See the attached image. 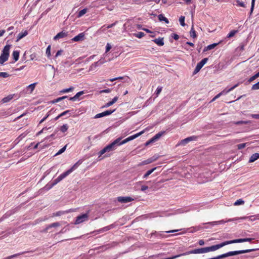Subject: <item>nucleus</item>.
<instances>
[{"label":"nucleus","instance_id":"55","mask_svg":"<svg viewBox=\"0 0 259 259\" xmlns=\"http://www.w3.org/2000/svg\"><path fill=\"white\" fill-rule=\"evenodd\" d=\"M107 29V26L105 27V25H104L101 27L98 31L101 32H105Z\"/></svg>","mask_w":259,"mask_h":259},{"label":"nucleus","instance_id":"62","mask_svg":"<svg viewBox=\"0 0 259 259\" xmlns=\"http://www.w3.org/2000/svg\"><path fill=\"white\" fill-rule=\"evenodd\" d=\"M62 52H63V51L61 50L58 51L56 53L55 56V58H57L59 56L61 55L62 54Z\"/></svg>","mask_w":259,"mask_h":259},{"label":"nucleus","instance_id":"49","mask_svg":"<svg viewBox=\"0 0 259 259\" xmlns=\"http://www.w3.org/2000/svg\"><path fill=\"white\" fill-rule=\"evenodd\" d=\"M10 75L7 72H0V77L3 78H7L9 77Z\"/></svg>","mask_w":259,"mask_h":259},{"label":"nucleus","instance_id":"61","mask_svg":"<svg viewBox=\"0 0 259 259\" xmlns=\"http://www.w3.org/2000/svg\"><path fill=\"white\" fill-rule=\"evenodd\" d=\"M117 23V21H116L115 22H114L111 24L108 25V26H107V28L109 29V28H111L113 27L114 26H115L116 24Z\"/></svg>","mask_w":259,"mask_h":259},{"label":"nucleus","instance_id":"28","mask_svg":"<svg viewBox=\"0 0 259 259\" xmlns=\"http://www.w3.org/2000/svg\"><path fill=\"white\" fill-rule=\"evenodd\" d=\"M13 96L14 95H10L2 99V102L3 103H7V102H9L10 100H11L13 98Z\"/></svg>","mask_w":259,"mask_h":259},{"label":"nucleus","instance_id":"30","mask_svg":"<svg viewBox=\"0 0 259 259\" xmlns=\"http://www.w3.org/2000/svg\"><path fill=\"white\" fill-rule=\"evenodd\" d=\"M156 167H154L151 169L148 170L146 174L143 176V178H147L150 175H151L155 169Z\"/></svg>","mask_w":259,"mask_h":259},{"label":"nucleus","instance_id":"42","mask_svg":"<svg viewBox=\"0 0 259 259\" xmlns=\"http://www.w3.org/2000/svg\"><path fill=\"white\" fill-rule=\"evenodd\" d=\"M67 145L64 146L63 148H62L60 150H59V151L56 154V155H58L61 154H62L63 152H64L66 149Z\"/></svg>","mask_w":259,"mask_h":259},{"label":"nucleus","instance_id":"20","mask_svg":"<svg viewBox=\"0 0 259 259\" xmlns=\"http://www.w3.org/2000/svg\"><path fill=\"white\" fill-rule=\"evenodd\" d=\"M153 41L159 46L164 45L163 39L162 38L159 37L154 39Z\"/></svg>","mask_w":259,"mask_h":259},{"label":"nucleus","instance_id":"25","mask_svg":"<svg viewBox=\"0 0 259 259\" xmlns=\"http://www.w3.org/2000/svg\"><path fill=\"white\" fill-rule=\"evenodd\" d=\"M232 221V220H228L227 221H225L224 220H221V221H214V222H212L208 223L207 224H211L212 225H219V224H224L226 222H230V221Z\"/></svg>","mask_w":259,"mask_h":259},{"label":"nucleus","instance_id":"48","mask_svg":"<svg viewBox=\"0 0 259 259\" xmlns=\"http://www.w3.org/2000/svg\"><path fill=\"white\" fill-rule=\"evenodd\" d=\"M46 54L48 57L51 56V46H49L46 49Z\"/></svg>","mask_w":259,"mask_h":259},{"label":"nucleus","instance_id":"3","mask_svg":"<svg viewBox=\"0 0 259 259\" xmlns=\"http://www.w3.org/2000/svg\"><path fill=\"white\" fill-rule=\"evenodd\" d=\"M67 176L68 175L65 172H63V174H61L57 178L55 179L51 184L46 185L45 187V189L47 190L51 189L54 186L60 182Z\"/></svg>","mask_w":259,"mask_h":259},{"label":"nucleus","instance_id":"37","mask_svg":"<svg viewBox=\"0 0 259 259\" xmlns=\"http://www.w3.org/2000/svg\"><path fill=\"white\" fill-rule=\"evenodd\" d=\"M244 203V201L243 200H242L241 199H239L235 202V203H234V205H239L243 204Z\"/></svg>","mask_w":259,"mask_h":259},{"label":"nucleus","instance_id":"38","mask_svg":"<svg viewBox=\"0 0 259 259\" xmlns=\"http://www.w3.org/2000/svg\"><path fill=\"white\" fill-rule=\"evenodd\" d=\"M134 35L139 38H141L145 35V34L142 32H139L137 33H134Z\"/></svg>","mask_w":259,"mask_h":259},{"label":"nucleus","instance_id":"29","mask_svg":"<svg viewBox=\"0 0 259 259\" xmlns=\"http://www.w3.org/2000/svg\"><path fill=\"white\" fill-rule=\"evenodd\" d=\"M158 17L159 21H163L167 24L169 23L168 20L166 17H164L162 14L159 15Z\"/></svg>","mask_w":259,"mask_h":259},{"label":"nucleus","instance_id":"35","mask_svg":"<svg viewBox=\"0 0 259 259\" xmlns=\"http://www.w3.org/2000/svg\"><path fill=\"white\" fill-rule=\"evenodd\" d=\"M68 129V125L67 124H63L62 126L60 127V131L62 133H65Z\"/></svg>","mask_w":259,"mask_h":259},{"label":"nucleus","instance_id":"57","mask_svg":"<svg viewBox=\"0 0 259 259\" xmlns=\"http://www.w3.org/2000/svg\"><path fill=\"white\" fill-rule=\"evenodd\" d=\"M70 112V110H66L64 112H63L62 113H61V114H59V116H65L66 115H67L68 113H69V112Z\"/></svg>","mask_w":259,"mask_h":259},{"label":"nucleus","instance_id":"10","mask_svg":"<svg viewBox=\"0 0 259 259\" xmlns=\"http://www.w3.org/2000/svg\"><path fill=\"white\" fill-rule=\"evenodd\" d=\"M82 162V160L80 159L77 162H76L69 169L65 171L67 175L68 176L70 174H71L73 170L76 169L79 165H80Z\"/></svg>","mask_w":259,"mask_h":259},{"label":"nucleus","instance_id":"36","mask_svg":"<svg viewBox=\"0 0 259 259\" xmlns=\"http://www.w3.org/2000/svg\"><path fill=\"white\" fill-rule=\"evenodd\" d=\"M236 5L241 7L245 8L246 7L245 5L242 2L240 1L239 0L236 1Z\"/></svg>","mask_w":259,"mask_h":259},{"label":"nucleus","instance_id":"33","mask_svg":"<svg viewBox=\"0 0 259 259\" xmlns=\"http://www.w3.org/2000/svg\"><path fill=\"white\" fill-rule=\"evenodd\" d=\"M24 253H25V252H20V253H16V254L10 255L9 256L6 257L4 259H12V258H13L14 257H17V256H18L20 255L23 254Z\"/></svg>","mask_w":259,"mask_h":259},{"label":"nucleus","instance_id":"7","mask_svg":"<svg viewBox=\"0 0 259 259\" xmlns=\"http://www.w3.org/2000/svg\"><path fill=\"white\" fill-rule=\"evenodd\" d=\"M144 133V131H141L135 135H134L133 136H131L130 137H128V138H126L125 139H124V140L121 141H120V144L121 145H123L124 144H125L126 143L131 141V140H133L135 139H136V138L138 137L139 136H140V135H141L142 134H143Z\"/></svg>","mask_w":259,"mask_h":259},{"label":"nucleus","instance_id":"58","mask_svg":"<svg viewBox=\"0 0 259 259\" xmlns=\"http://www.w3.org/2000/svg\"><path fill=\"white\" fill-rule=\"evenodd\" d=\"M250 116L255 119H259V114H252Z\"/></svg>","mask_w":259,"mask_h":259},{"label":"nucleus","instance_id":"52","mask_svg":"<svg viewBox=\"0 0 259 259\" xmlns=\"http://www.w3.org/2000/svg\"><path fill=\"white\" fill-rule=\"evenodd\" d=\"M189 142L188 141L187 138H186L185 139H183L182 140L180 143V145H186L187 143H189Z\"/></svg>","mask_w":259,"mask_h":259},{"label":"nucleus","instance_id":"22","mask_svg":"<svg viewBox=\"0 0 259 259\" xmlns=\"http://www.w3.org/2000/svg\"><path fill=\"white\" fill-rule=\"evenodd\" d=\"M20 51H14L12 54V57L15 61L18 60L19 58Z\"/></svg>","mask_w":259,"mask_h":259},{"label":"nucleus","instance_id":"56","mask_svg":"<svg viewBox=\"0 0 259 259\" xmlns=\"http://www.w3.org/2000/svg\"><path fill=\"white\" fill-rule=\"evenodd\" d=\"M162 91V88L161 87H158L156 91V96H158V95L161 93Z\"/></svg>","mask_w":259,"mask_h":259},{"label":"nucleus","instance_id":"54","mask_svg":"<svg viewBox=\"0 0 259 259\" xmlns=\"http://www.w3.org/2000/svg\"><path fill=\"white\" fill-rule=\"evenodd\" d=\"M125 78V77H124L120 76V77H118L111 78V79H109V80L110 81H114L115 80H118V79H124Z\"/></svg>","mask_w":259,"mask_h":259},{"label":"nucleus","instance_id":"14","mask_svg":"<svg viewBox=\"0 0 259 259\" xmlns=\"http://www.w3.org/2000/svg\"><path fill=\"white\" fill-rule=\"evenodd\" d=\"M84 38V33H80L76 36L74 37L72 40L73 41H79L83 40Z\"/></svg>","mask_w":259,"mask_h":259},{"label":"nucleus","instance_id":"64","mask_svg":"<svg viewBox=\"0 0 259 259\" xmlns=\"http://www.w3.org/2000/svg\"><path fill=\"white\" fill-rule=\"evenodd\" d=\"M113 104L112 103L111 101H110L108 103H107L105 105H104V107H106V108H107V107H109V106L112 105Z\"/></svg>","mask_w":259,"mask_h":259},{"label":"nucleus","instance_id":"21","mask_svg":"<svg viewBox=\"0 0 259 259\" xmlns=\"http://www.w3.org/2000/svg\"><path fill=\"white\" fill-rule=\"evenodd\" d=\"M222 41H220L218 43H214L211 45L207 46L206 48H204V51H206L207 50H210L214 48L216 46H217L219 44H220Z\"/></svg>","mask_w":259,"mask_h":259},{"label":"nucleus","instance_id":"32","mask_svg":"<svg viewBox=\"0 0 259 259\" xmlns=\"http://www.w3.org/2000/svg\"><path fill=\"white\" fill-rule=\"evenodd\" d=\"M87 12V9H83L80 11L78 14H77V17L80 18L82 17L83 15H84Z\"/></svg>","mask_w":259,"mask_h":259},{"label":"nucleus","instance_id":"9","mask_svg":"<svg viewBox=\"0 0 259 259\" xmlns=\"http://www.w3.org/2000/svg\"><path fill=\"white\" fill-rule=\"evenodd\" d=\"M82 162V160L80 159L77 162H76L69 169L65 171L67 175L68 176L70 174H71L73 170L76 169L79 165H80Z\"/></svg>","mask_w":259,"mask_h":259},{"label":"nucleus","instance_id":"1","mask_svg":"<svg viewBox=\"0 0 259 259\" xmlns=\"http://www.w3.org/2000/svg\"><path fill=\"white\" fill-rule=\"evenodd\" d=\"M121 138H118L116 139L115 141H114L112 143L108 145L105 147H104L102 150H101L99 152V156H101L102 155L105 153L106 152H109L113 151L116 149V147L117 146L121 145L120 144V141L121 140Z\"/></svg>","mask_w":259,"mask_h":259},{"label":"nucleus","instance_id":"47","mask_svg":"<svg viewBox=\"0 0 259 259\" xmlns=\"http://www.w3.org/2000/svg\"><path fill=\"white\" fill-rule=\"evenodd\" d=\"M152 162V160L150 158L146 159V160H144L142 162V164L143 165H145V164H149V163H151Z\"/></svg>","mask_w":259,"mask_h":259},{"label":"nucleus","instance_id":"18","mask_svg":"<svg viewBox=\"0 0 259 259\" xmlns=\"http://www.w3.org/2000/svg\"><path fill=\"white\" fill-rule=\"evenodd\" d=\"M27 34H28V32L26 30H25L23 32H21L19 33L17 35L16 41L18 42L21 39H22L24 37L26 36Z\"/></svg>","mask_w":259,"mask_h":259},{"label":"nucleus","instance_id":"15","mask_svg":"<svg viewBox=\"0 0 259 259\" xmlns=\"http://www.w3.org/2000/svg\"><path fill=\"white\" fill-rule=\"evenodd\" d=\"M254 249H246V250H238V251H233V255H238L240 254H243L245 253H248L252 251H254Z\"/></svg>","mask_w":259,"mask_h":259},{"label":"nucleus","instance_id":"43","mask_svg":"<svg viewBox=\"0 0 259 259\" xmlns=\"http://www.w3.org/2000/svg\"><path fill=\"white\" fill-rule=\"evenodd\" d=\"M248 122L247 121H239L236 122H233V123L236 125L242 124H247Z\"/></svg>","mask_w":259,"mask_h":259},{"label":"nucleus","instance_id":"11","mask_svg":"<svg viewBox=\"0 0 259 259\" xmlns=\"http://www.w3.org/2000/svg\"><path fill=\"white\" fill-rule=\"evenodd\" d=\"M114 111H115V110H106L103 112L96 114L94 118H101V117H104L105 116L109 115L111 114L113 112H114Z\"/></svg>","mask_w":259,"mask_h":259},{"label":"nucleus","instance_id":"2","mask_svg":"<svg viewBox=\"0 0 259 259\" xmlns=\"http://www.w3.org/2000/svg\"><path fill=\"white\" fill-rule=\"evenodd\" d=\"M11 47V45H7L4 47L0 56V64H3L4 62L8 60Z\"/></svg>","mask_w":259,"mask_h":259},{"label":"nucleus","instance_id":"31","mask_svg":"<svg viewBox=\"0 0 259 259\" xmlns=\"http://www.w3.org/2000/svg\"><path fill=\"white\" fill-rule=\"evenodd\" d=\"M190 36L193 38H196L197 36L196 31L194 30L193 26H192L191 30L190 31Z\"/></svg>","mask_w":259,"mask_h":259},{"label":"nucleus","instance_id":"17","mask_svg":"<svg viewBox=\"0 0 259 259\" xmlns=\"http://www.w3.org/2000/svg\"><path fill=\"white\" fill-rule=\"evenodd\" d=\"M238 85H239V83H237L228 90L225 89L223 91L220 92V94H221V95H226V94H228V93H229L230 92H231V91L233 90L236 87H237L238 86Z\"/></svg>","mask_w":259,"mask_h":259},{"label":"nucleus","instance_id":"41","mask_svg":"<svg viewBox=\"0 0 259 259\" xmlns=\"http://www.w3.org/2000/svg\"><path fill=\"white\" fill-rule=\"evenodd\" d=\"M179 21H180V24L183 26H184L185 25V17L184 16H181L180 19H179Z\"/></svg>","mask_w":259,"mask_h":259},{"label":"nucleus","instance_id":"45","mask_svg":"<svg viewBox=\"0 0 259 259\" xmlns=\"http://www.w3.org/2000/svg\"><path fill=\"white\" fill-rule=\"evenodd\" d=\"M252 90H259V81L254 84H253L251 87Z\"/></svg>","mask_w":259,"mask_h":259},{"label":"nucleus","instance_id":"8","mask_svg":"<svg viewBox=\"0 0 259 259\" xmlns=\"http://www.w3.org/2000/svg\"><path fill=\"white\" fill-rule=\"evenodd\" d=\"M75 210V209H68V210H65V211H58L57 212L53 213L52 214V217H54L61 216V215H63V214H64L65 213H68L73 212Z\"/></svg>","mask_w":259,"mask_h":259},{"label":"nucleus","instance_id":"39","mask_svg":"<svg viewBox=\"0 0 259 259\" xmlns=\"http://www.w3.org/2000/svg\"><path fill=\"white\" fill-rule=\"evenodd\" d=\"M57 132H58L57 130H55L53 134H52V135H51L46 137V138L44 140H49L50 138L55 139V135H56V134L57 133Z\"/></svg>","mask_w":259,"mask_h":259},{"label":"nucleus","instance_id":"27","mask_svg":"<svg viewBox=\"0 0 259 259\" xmlns=\"http://www.w3.org/2000/svg\"><path fill=\"white\" fill-rule=\"evenodd\" d=\"M74 87H71L69 88L63 89L60 91V94H64L66 93L72 92L74 90Z\"/></svg>","mask_w":259,"mask_h":259},{"label":"nucleus","instance_id":"16","mask_svg":"<svg viewBox=\"0 0 259 259\" xmlns=\"http://www.w3.org/2000/svg\"><path fill=\"white\" fill-rule=\"evenodd\" d=\"M84 94V91H80L78 92L74 96L72 97H70L69 98V100L72 101H77L79 97Z\"/></svg>","mask_w":259,"mask_h":259},{"label":"nucleus","instance_id":"19","mask_svg":"<svg viewBox=\"0 0 259 259\" xmlns=\"http://www.w3.org/2000/svg\"><path fill=\"white\" fill-rule=\"evenodd\" d=\"M259 158V154L254 153L252 154L249 158V162H253Z\"/></svg>","mask_w":259,"mask_h":259},{"label":"nucleus","instance_id":"44","mask_svg":"<svg viewBox=\"0 0 259 259\" xmlns=\"http://www.w3.org/2000/svg\"><path fill=\"white\" fill-rule=\"evenodd\" d=\"M248 218L250 221H253L255 220L259 219V214L250 216L248 217Z\"/></svg>","mask_w":259,"mask_h":259},{"label":"nucleus","instance_id":"12","mask_svg":"<svg viewBox=\"0 0 259 259\" xmlns=\"http://www.w3.org/2000/svg\"><path fill=\"white\" fill-rule=\"evenodd\" d=\"M117 200L119 202L121 203H125L133 201L134 199L131 197L120 196L117 197Z\"/></svg>","mask_w":259,"mask_h":259},{"label":"nucleus","instance_id":"13","mask_svg":"<svg viewBox=\"0 0 259 259\" xmlns=\"http://www.w3.org/2000/svg\"><path fill=\"white\" fill-rule=\"evenodd\" d=\"M68 35V32L65 31H61L58 33L54 37V40H57L59 38H64Z\"/></svg>","mask_w":259,"mask_h":259},{"label":"nucleus","instance_id":"59","mask_svg":"<svg viewBox=\"0 0 259 259\" xmlns=\"http://www.w3.org/2000/svg\"><path fill=\"white\" fill-rule=\"evenodd\" d=\"M187 138L189 142H190L193 140H195L196 139V137L194 136L189 137Z\"/></svg>","mask_w":259,"mask_h":259},{"label":"nucleus","instance_id":"23","mask_svg":"<svg viewBox=\"0 0 259 259\" xmlns=\"http://www.w3.org/2000/svg\"><path fill=\"white\" fill-rule=\"evenodd\" d=\"M164 133L165 132H160L157 133L152 138V141L155 142L156 140L159 139L164 134Z\"/></svg>","mask_w":259,"mask_h":259},{"label":"nucleus","instance_id":"26","mask_svg":"<svg viewBox=\"0 0 259 259\" xmlns=\"http://www.w3.org/2000/svg\"><path fill=\"white\" fill-rule=\"evenodd\" d=\"M238 32V30H232L227 35L226 38H230L233 37L236 33Z\"/></svg>","mask_w":259,"mask_h":259},{"label":"nucleus","instance_id":"63","mask_svg":"<svg viewBox=\"0 0 259 259\" xmlns=\"http://www.w3.org/2000/svg\"><path fill=\"white\" fill-rule=\"evenodd\" d=\"M49 115L50 114L48 113L47 115L39 121V124L42 123L45 120H46V119L49 117Z\"/></svg>","mask_w":259,"mask_h":259},{"label":"nucleus","instance_id":"4","mask_svg":"<svg viewBox=\"0 0 259 259\" xmlns=\"http://www.w3.org/2000/svg\"><path fill=\"white\" fill-rule=\"evenodd\" d=\"M89 218L88 213L82 214L76 217L75 222L74 224L75 225L79 224L87 220H88Z\"/></svg>","mask_w":259,"mask_h":259},{"label":"nucleus","instance_id":"6","mask_svg":"<svg viewBox=\"0 0 259 259\" xmlns=\"http://www.w3.org/2000/svg\"><path fill=\"white\" fill-rule=\"evenodd\" d=\"M241 242H244V238H240V239H236L232 240H229V241H226L225 242H223L221 243H220V247L221 248L228 244H232V243H241Z\"/></svg>","mask_w":259,"mask_h":259},{"label":"nucleus","instance_id":"24","mask_svg":"<svg viewBox=\"0 0 259 259\" xmlns=\"http://www.w3.org/2000/svg\"><path fill=\"white\" fill-rule=\"evenodd\" d=\"M106 62V61L104 59L101 58L100 60H99L98 61L96 62L93 64V66L95 67L96 68L99 65H101L102 64H103Z\"/></svg>","mask_w":259,"mask_h":259},{"label":"nucleus","instance_id":"40","mask_svg":"<svg viewBox=\"0 0 259 259\" xmlns=\"http://www.w3.org/2000/svg\"><path fill=\"white\" fill-rule=\"evenodd\" d=\"M60 226V224L59 222H55L48 225V228L57 227Z\"/></svg>","mask_w":259,"mask_h":259},{"label":"nucleus","instance_id":"51","mask_svg":"<svg viewBox=\"0 0 259 259\" xmlns=\"http://www.w3.org/2000/svg\"><path fill=\"white\" fill-rule=\"evenodd\" d=\"M247 144V143H242V144L237 145V146L238 149L240 150V149H242L244 148V147H245Z\"/></svg>","mask_w":259,"mask_h":259},{"label":"nucleus","instance_id":"60","mask_svg":"<svg viewBox=\"0 0 259 259\" xmlns=\"http://www.w3.org/2000/svg\"><path fill=\"white\" fill-rule=\"evenodd\" d=\"M63 100V98L62 97H59V98H58L57 99L54 100L53 101V103H57V102H59Z\"/></svg>","mask_w":259,"mask_h":259},{"label":"nucleus","instance_id":"50","mask_svg":"<svg viewBox=\"0 0 259 259\" xmlns=\"http://www.w3.org/2000/svg\"><path fill=\"white\" fill-rule=\"evenodd\" d=\"M257 77H258V75L256 73L255 75H254L252 76H251L248 79V82H251L253 81L254 80H255L256 78H257Z\"/></svg>","mask_w":259,"mask_h":259},{"label":"nucleus","instance_id":"53","mask_svg":"<svg viewBox=\"0 0 259 259\" xmlns=\"http://www.w3.org/2000/svg\"><path fill=\"white\" fill-rule=\"evenodd\" d=\"M111 92V89H107L103 90H101L100 91V94L102 93H109Z\"/></svg>","mask_w":259,"mask_h":259},{"label":"nucleus","instance_id":"34","mask_svg":"<svg viewBox=\"0 0 259 259\" xmlns=\"http://www.w3.org/2000/svg\"><path fill=\"white\" fill-rule=\"evenodd\" d=\"M36 84V83H32V84L29 85L27 87L28 90H30V93H32V92L33 91V90L35 89Z\"/></svg>","mask_w":259,"mask_h":259},{"label":"nucleus","instance_id":"5","mask_svg":"<svg viewBox=\"0 0 259 259\" xmlns=\"http://www.w3.org/2000/svg\"><path fill=\"white\" fill-rule=\"evenodd\" d=\"M208 61V58H205L203 59L200 62H199L194 71V74H196L198 73L200 69L202 68V67L207 63Z\"/></svg>","mask_w":259,"mask_h":259},{"label":"nucleus","instance_id":"46","mask_svg":"<svg viewBox=\"0 0 259 259\" xmlns=\"http://www.w3.org/2000/svg\"><path fill=\"white\" fill-rule=\"evenodd\" d=\"M112 46L110 44L107 43L106 46V51L105 54H106L107 52H108L110 49H111Z\"/></svg>","mask_w":259,"mask_h":259}]
</instances>
